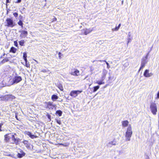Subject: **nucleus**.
<instances>
[{"mask_svg": "<svg viewBox=\"0 0 159 159\" xmlns=\"http://www.w3.org/2000/svg\"><path fill=\"white\" fill-rule=\"evenodd\" d=\"M13 15L15 17H17L18 16V13L17 12H14L13 13Z\"/></svg>", "mask_w": 159, "mask_h": 159, "instance_id": "32", "label": "nucleus"}, {"mask_svg": "<svg viewBox=\"0 0 159 159\" xmlns=\"http://www.w3.org/2000/svg\"><path fill=\"white\" fill-rule=\"evenodd\" d=\"M107 65V68L108 69H109L110 68V66L109 65V63L106 61V62H105Z\"/></svg>", "mask_w": 159, "mask_h": 159, "instance_id": "37", "label": "nucleus"}, {"mask_svg": "<svg viewBox=\"0 0 159 159\" xmlns=\"http://www.w3.org/2000/svg\"><path fill=\"white\" fill-rule=\"evenodd\" d=\"M99 61L100 62H106V60H100Z\"/></svg>", "mask_w": 159, "mask_h": 159, "instance_id": "43", "label": "nucleus"}, {"mask_svg": "<svg viewBox=\"0 0 159 159\" xmlns=\"http://www.w3.org/2000/svg\"><path fill=\"white\" fill-rule=\"evenodd\" d=\"M23 58H27V55L26 52H25L23 53Z\"/></svg>", "mask_w": 159, "mask_h": 159, "instance_id": "29", "label": "nucleus"}, {"mask_svg": "<svg viewBox=\"0 0 159 159\" xmlns=\"http://www.w3.org/2000/svg\"><path fill=\"white\" fill-rule=\"evenodd\" d=\"M129 122L127 120L124 121L122 122V125L123 127H125L128 126Z\"/></svg>", "mask_w": 159, "mask_h": 159, "instance_id": "16", "label": "nucleus"}, {"mask_svg": "<svg viewBox=\"0 0 159 159\" xmlns=\"http://www.w3.org/2000/svg\"><path fill=\"white\" fill-rule=\"evenodd\" d=\"M5 99H13L15 98V97L11 95H7L4 96Z\"/></svg>", "mask_w": 159, "mask_h": 159, "instance_id": "13", "label": "nucleus"}, {"mask_svg": "<svg viewBox=\"0 0 159 159\" xmlns=\"http://www.w3.org/2000/svg\"><path fill=\"white\" fill-rule=\"evenodd\" d=\"M150 109L152 113L154 115H156L157 111V109L156 104L155 102H151L150 106Z\"/></svg>", "mask_w": 159, "mask_h": 159, "instance_id": "3", "label": "nucleus"}, {"mask_svg": "<svg viewBox=\"0 0 159 159\" xmlns=\"http://www.w3.org/2000/svg\"><path fill=\"white\" fill-rule=\"evenodd\" d=\"M17 24L21 26V28H23V23L21 20H19V21L18 22Z\"/></svg>", "mask_w": 159, "mask_h": 159, "instance_id": "23", "label": "nucleus"}, {"mask_svg": "<svg viewBox=\"0 0 159 159\" xmlns=\"http://www.w3.org/2000/svg\"><path fill=\"white\" fill-rule=\"evenodd\" d=\"M83 91L82 90H73L70 92V95L71 96L75 98L77 97L78 94H80Z\"/></svg>", "mask_w": 159, "mask_h": 159, "instance_id": "4", "label": "nucleus"}, {"mask_svg": "<svg viewBox=\"0 0 159 159\" xmlns=\"http://www.w3.org/2000/svg\"><path fill=\"white\" fill-rule=\"evenodd\" d=\"M21 77L20 76H15L13 79L12 84L14 83H17L22 80Z\"/></svg>", "mask_w": 159, "mask_h": 159, "instance_id": "9", "label": "nucleus"}, {"mask_svg": "<svg viewBox=\"0 0 159 159\" xmlns=\"http://www.w3.org/2000/svg\"><path fill=\"white\" fill-rule=\"evenodd\" d=\"M6 25L5 26L7 27H13L15 26V23L13 20L11 18H7L6 20Z\"/></svg>", "mask_w": 159, "mask_h": 159, "instance_id": "2", "label": "nucleus"}, {"mask_svg": "<svg viewBox=\"0 0 159 159\" xmlns=\"http://www.w3.org/2000/svg\"><path fill=\"white\" fill-rule=\"evenodd\" d=\"M156 98H159V91L158 92V93L157 94V97Z\"/></svg>", "mask_w": 159, "mask_h": 159, "instance_id": "41", "label": "nucleus"}, {"mask_svg": "<svg viewBox=\"0 0 159 159\" xmlns=\"http://www.w3.org/2000/svg\"><path fill=\"white\" fill-rule=\"evenodd\" d=\"M56 113L58 114L59 116H61L62 115V112L60 110H58L56 111Z\"/></svg>", "mask_w": 159, "mask_h": 159, "instance_id": "27", "label": "nucleus"}, {"mask_svg": "<svg viewBox=\"0 0 159 159\" xmlns=\"http://www.w3.org/2000/svg\"><path fill=\"white\" fill-rule=\"evenodd\" d=\"M46 104L48 108L50 109L51 108L52 109H54L55 110H56V105L55 104L50 102H49Z\"/></svg>", "mask_w": 159, "mask_h": 159, "instance_id": "7", "label": "nucleus"}, {"mask_svg": "<svg viewBox=\"0 0 159 159\" xmlns=\"http://www.w3.org/2000/svg\"><path fill=\"white\" fill-rule=\"evenodd\" d=\"M100 86L98 85L94 86L93 87V92L96 91L99 88Z\"/></svg>", "mask_w": 159, "mask_h": 159, "instance_id": "22", "label": "nucleus"}, {"mask_svg": "<svg viewBox=\"0 0 159 159\" xmlns=\"http://www.w3.org/2000/svg\"><path fill=\"white\" fill-rule=\"evenodd\" d=\"M42 72H46V71L45 70H43L42 71Z\"/></svg>", "mask_w": 159, "mask_h": 159, "instance_id": "47", "label": "nucleus"}, {"mask_svg": "<svg viewBox=\"0 0 159 159\" xmlns=\"http://www.w3.org/2000/svg\"><path fill=\"white\" fill-rule=\"evenodd\" d=\"M51 116L49 115H48V118L50 119V120H51Z\"/></svg>", "mask_w": 159, "mask_h": 159, "instance_id": "44", "label": "nucleus"}, {"mask_svg": "<svg viewBox=\"0 0 159 159\" xmlns=\"http://www.w3.org/2000/svg\"><path fill=\"white\" fill-rule=\"evenodd\" d=\"M23 143L25 145H28V142L26 140L24 141L23 142Z\"/></svg>", "mask_w": 159, "mask_h": 159, "instance_id": "35", "label": "nucleus"}, {"mask_svg": "<svg viewBox=\"0 0 159 159\" xmlns=\"http://www.w3.org/2000/svg\"><path fill=\"white\" fill-rule=\"evenodd\" d=\"M21 0H17L15 2L16 3H19L21 2Z\"/></svg>", "mask_w": 159, "mask_h": 159, "instance_id": "39", "label": "nucleus"}, {"mask_svg": "<svg viewBox=\"0 0 159 159\" xmlns=\"http://www.w3.org/2000/svg\"><path fill=\"white\" fill-rule=\"evenodd\" d=\"M153 75V74L152 73H149V70L148 69L146 70L143 73V75L145 77H149Z\"/></svg>", "mask_w": 159, "mask_h": 159, "instance_id": "8", "label": "nucleus"}, {"mask_svg": "<svg viewBox=\"0 0 159 159\" xmlns=\"http://www.w3.org/2000/svg\"><path fill=\"white\" fill-rule=\"evenodd\" d=\"M19 44L21 46H24V43H25V41L24 40H21L19 42Z\"/></svg>", "mask_w": 159, "mask_h": 159, "instance_id": "19", "label": "nucleus"}, {"mask_svg": "<svg viewBox=\"0 0 159 159\" xmlns=\"http://www.w3.org/2000/svg\"><path fill=\"white\" fill-rule=\"evenodd\" d=\"M17 50V49L16 48L13 47H12L11 48L9 52H10L15 53L16 52Z\"/></svg>", "mask_w": 159, "mask_h": 159, "instance_id": "14", "label": "nucleus"}, {"mask_svg": "<svg viewBox=\"0 0 159 159\" xmlns=\"http://www.w3.org/2000/svg\"><path fill=\"white\" fill-rule=\"evenodd\" d=\"M118 144V142L116 140L114 139L113 141L109 142L108 146L111 147V145H116Z\"/></svg>", "mask_w": 159, "mask_h": 159, "instance_id": "12", "label": "nucleus"}, {"mask_svg": "<svg viewBox=\"0 0 159 159\" xmlns=\"http://www.w3.org/2000/svg\"><path fill=\"white\" fill-rule=\"evenodd\" d=\"M143 68V67H141L140 66V68L139 69V71Z\"/></svg>", "mask_w": 159, "mask_h": 159, "instance_id": "46", "label": "nucleus"}, {"mask_svg": "<svg viewBox=\"0 0 159 159\" xmlns=\"http://www.w3.org/2000/svg\"><path fill=\"white\" fill-rule=\"evenodd\" d=\"M121 25V24H120L118 26L116 27L115 28H114L113 29V30L115 31H117L119 29L120 26Z\"/></svg>", "mask_w": 159, "mask_h": 159, "instance_id": "26", "label": "nucleus"}, {"mask_svg": "<svg viewBox=\"0 0 159 159\" xmlns=\"http://www.w3.org/2000/svg\"><path fill=\"white\" fill-rule=\"evenodd\" d=\"M57 87L61 91H63L64 90L63 88L62 84H59L57 85Z\"/></svg>", "mask_w": 159, "mask_h": 159, "instance_id": "20", "label": "nucleus"}, {"mask_svg": "<svg viewBox=\"0 0 159 159\" xmlns=\"http://www.w3.org/2000/svg\"><path fill=\"white\" fill-rule=\"evenodd\" d=\"M26 134L27 135L29 136L32 139H34L36 137V136L32 134L30 132H26Z\"/></svg>", "mask_w": 159, "mask_h": 159, "instance_id": "15", "label": "nucleus"}, {"mask_svg": "<svg viewBox=\"0 0 159 159\" xmlns=\"http://www.w3.org/2000/svg\"><path fill=\"white\" fill-rule=\"evenodd\" d=\"M56 120L57 122L59 124L61 125V122L60 120H58V119H56Z\"/></svg>", "mask_w": 159, "mask_h": 159, "instance_id": "34", "label": "nucleus"}, {"mask_svg": "<svg viewBox=\"0 0 159 159\" xmlns=\"http://www.w3.org/2000/svg\"><path fill=\"white\" fill-rule=\"evenodd\" d=\"M8 134H6L4 136V138H5V141L6 142H9V139H10V137L8 136Z\"/></svg>", "mask_w": 159, "mask_h": 159, "instance_id": "17", "label": "nucleus"}, {"mask_svg": "<svg viewBox=\"0 0 159 159\" xmlns=\"http://www.w3.org/2000/svg\"><path fill=\"white\" fill-rule=\"evenodd\" d=\"M70 74L73 76H77L80 75V71L77 69H73L72 70Z\"/></svg>", "mask_w": 159, "mask_h": 159, "instance_id": "6", "label": "nucleus"}, {"mask_svg": "<svg viewBox=\"0 0 159 159\" xmlns=\"http://www.w3.org/2000/svg\"><path fill=\"white\" fill-rule=\"evenodd\" d=\"M25 66L27 68H30V64L29 62H27V63H25Z\"/></svg>", "mask_w": 159, "mask_h": 159, "instance_id": "28", "label": "nucleus"}, {"mask_svg": "<svg viewBox=\"0 0 159 159\" xmlns=\"http://www.w3.org/2000/svg\"><path fill=\"white\" fill-rule=\"evenodd\" d=\"M14 44L15 47H18V43L17 41H14Z\"/></svg>", "mask_w": 159, "mask_h": 159, "instance_id": "33", "label": "nucleus"}, {"mask_svg": "<svg viewBox=\"0 0 159 159\" xmlns=\"http://www.w3.org/2000/svg\"><path fill=\"white\" fill-rule=\"evenodd\" d=\"M132 128L130 125H129L127 129V130L125 133V140L126 141H129L130 138L132 136Z\"/></svg>", "mask_w": 159, "mask_h": 159, "instance_id": "1", "label": "nucleus"}, {"mask_svg": "<svg viewBox=\"0 0 159 159\" xmlns=\"http://www.w3.org/2000/svg\"><path fill=\"white\" fill-rule=\"evenodd\" d=\"M57 20V18L56 17H54V18L52 19V22H54V21H56Z\"/></svg>", "mask_w": 159, "mask_h": 159, "instance_id": "38", "label": "nucleus"}, {"mask_svg": "<svg viewBox=\"0 0 159 159\" xmlns=\"http://www.w3.org/2000/svg\"><path fill=\"white\" fill-rule=\"evenodd\" d=\"M96 83L99 85L104 84L105 83L104 82H103V80H102L100 81H97L96 82Z\"/></svg>", "mask_w": 159, "mask_h": 159, "instance_id": "25", "label": "nucleus"}, {"mask_svg": "<svg viewBox=\"0 0 159 159\" xmlns=\"http://www.w3.org/2000/svg\"><path fill=\"white\" fill-rule=\"evenodd\" d=\"M11 138L12 141H13V142L12 143L13 144L15 143L16 145L18 144V142L20 140L19 138H15L14 135H12Z\"/></svg>", "mask_w": 159, "mask_h": 159, "instance_id": "10", "label": "nucleus"}, {"mask_svg": "<svg viewBox=\"0 0 159 159\" xmlns=\"http://www.w3.org/2000/svg\"><path fill=\"white\" fill-rule=\"evenodd\" d=\"M58 55L59 58L60 59H61V56H63V54H62L60 52H59Z\"/></svg>", "mask_w": 159, "mask_h": 159, "instance_id": "31", "label": "nucleus"}, {"mask_svg": "<svg viewBox=\"0 0 159 159\" xmlns=\"http://www.w3.org/2000/svg\"><path fill=\"white\" fill-rule=\"evenodd\" d=\"M21 34L23 35L26 36L28 34V32L26 31L23 30L21 32Z\"/></svg>", "mask_w": 159, "mask_h": 159, "instance_id": "21", "label": "nucleus"}, {"mask_svg": "<svg viewBox=\"0 0 159 159\" xmlns=\"http://www.w3.org/2000/svg\"><path fill=\"white\" fill-rule=\"evenodd\" d=\"M146 64V62L145 61L142 62L141 63V67H143V68L145 66Z\"/></svg>", "mask_w": 159, "mask_h": 159, "instance_id": "30", "label": "nucleus"}, {"mask_svg": "<svg viewBox=\"0 0 159 159\" xmlns=\"http://www.w3.org/2000/svg\"><path fill=\"white\" fill-rule=\"evenodd\" d=\"M92 30H93L90 28H86L85 29H83L81 30L82 32L81 34H84L85 35H87L88 34L91 33L92 31Z\"/></svg>", "mask_w": 159, "mask_h": 159, "instance_id": "5", "label": "nucleus"}, {"mask_svg": "<svg viewBox=\"0 0 159 159\" xmlns=\"http://www.w3.org/2000/svg\"><path fill=\"white\" fill-rule=\"evenodd\" d=\"M2 125V124H0V131L1 130V127Z\"/></svg>", "mask_w": 159, "mask_h": 159, "instance_id": "45", "label": "nucleus"}, {"mask_svg": "<svg viewBox=\"0 0 159 159\" xmlns=\"http://www.w3.org/2000/svg\"><path fill=\"white\" fill-rule=\"evenodd\" d=\"M23 59L25 60V63H27V62H28V61H27V58H23Z\"/></svg>", "mask_w": 159, "mask_h": 159, "instance_id": "42", "label": "nucleus"}, {"mask_svg": "<svg viewBox=\"0 0 159 159\" xmlns=\"http://www.w3.org/2000/svg\"><path fill=\"white\" fill-rule=\"evenodd\" d=\"M25 155V153L20 149L19 150L18 152V153L17 156L18 157L20 158L24 156Z\"/></svg>", "mask_w": 159, "mask_h": 159, "instance_id": "11", "label": "nucleus"}, {"mask_svg": "<svg viewBox=\"0 0 159 159\" xmlns=\"http://www.w3.org/2000/svg\"><path fill=\"white\" fill-rule=\"evenodd\" d=\"M52 99H57L58 98V97L56 95H53L51 97Z\"/></svg>", "mask_w": 159, "mask_h": 159, "instance_id": "24", "label": "nucleus"}, {"mask_svg": "<svg viewBox=\"0 0 159 159\" xmlns=\"http://www.w3.org/2000/svg\"><path fill=\"white\" fill-rule=\"evenodd\" d=\"M10 2V0H6V5L8 3Z\"/></svg>", "mask_w": 159, "mask_h": 159, "instance_id": "40", "label": "nucleus"}, {"mask_svg": "<svg viewBox=\"0 0 159 159\" xmlns=\"http://www.w3.org/2000/svg\"><path fill=\"white\" fill-rule=\"evenodd\" d=\"M60 145H63L64 146H68V145H69V143H67H67H65V144L61 143V144H60Z\"/></svg>", "mask_w": 159, "mask_h": 159, "instance_id": "36", "label": "nucleus"}, {"mask_svg": "<svg viewBox=\"0 0 159 159\" xmlns=\"http://www.w3.org/2000/svg\"><path fill=\"white\" fill-rule=\"evenodd\" d=\"M9 61V60L8 59V58L7 57H6L4 59H3L1 61V63H4L6 62H7V61Z\"/></svg>", "mask_w": 159, "mask_h": 159, "instance_id": "18", "label": "nucleus"}]
</instances>
